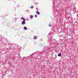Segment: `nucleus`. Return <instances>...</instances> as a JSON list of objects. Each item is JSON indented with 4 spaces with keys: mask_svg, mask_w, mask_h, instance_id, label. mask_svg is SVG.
Instances as JSON below:
<instances>
[{
    "mask_svg": "<svg viewBox=\"0 0 78 78\" xmlns=\"http://www.w3.org/2000/svg\"><path fill=\"white\" fill-rule=\"evenodd\" d=\"M25 21H22V25H25L26 23V22H25Z\"/></svg>",
    "mask_w": 78,
    "mask_h": 78,
    "instance_id": "nucleus-5",
    "label": "nucleus"
},
{
    "mask_svg": "<svg viewBox=\"0 0 78 78\" xmlns=\"http://www.w3.org/2000/svg\"><path fill=\"white\" fill-rule=\"evenodd\" d=\"M36 55H34L33 54L32 55H30L29 57H23V58H25V59L28 58L29 59H30V61H31V59L32 58H33L34 59H35V58H34L36 57Z\"/></svg>",
    "mask_w": 78,
    "mask_h": 78,
    "instance_id": "nucleus-1",
    "label": "nucleus"
},
{
    "mask_svg": "<svg viewBox=\"0 0 78 78\" xmlns=\"http://www.w3.org/2000/svg\"><path fill=\"white\" fill-rule=\"evenodd\" d=\"M24 29L25 30H27V28L26 27H24Z\"/></svg>",
    "mask_w": 78,
    "mask_h": 78,
    "instance_id": "nucleus-9",
    "label": "nucleus"
},
{
    "mask_svg": "<svg viewBox=\"0 0 78 78\" xmlns=\"http://www.w3.org/2000/svg\"><path fill=\"white\" fill-rule=\"evenodd\" d=\"M75 12H78V10L77 11H76V10H75Z\"/></svg>",
    "mask_w": 78,
    "mask_h": 78,
    "instance_id": "nucleus-15",
    "label": "nucleus"
},
{
    "mask_svg": "<svg viewBox=\"0 0 78 78\" xmlns=\"http://www.w3.org/2000/svg\"><path fill=\"white\" fill-rule=\"evenodd\" d=\"M15 19H17V18H16Z\"/></svg>",
    "mask_w": 78,
    "mask_h": 78,
    "instance_id": "nucleus-21",
    "label": "nucleus"
},
{
    "mask_svg": "<svg viewBox=\"0 0 78 78\" xmlns=\"http://www.w3.org/2000/svg\"><path fill=\"white\" fill-rule=\"evenodd\" d=\"M36 13L38 15H39V14H40V12H39V11H37Z\"/></svg>",
    "mask_w": 78,
    "mask_h": 78,
    "instance_id": "nucleus-6",
    "label": "nucleus"
},
{
    "mask_svg": "<svg viewBox=\"0 0 78 78\" xmlns=\"http://www.w3.org/2000/svg\"><path fill=\"white\" fill-rule=\"evenodd\" d=\"M37 37H36V36H34V39H36L37 38Z\"/></svg>",
    "mask_w": 78,
    "mask_h": 78,
    "instance_id": "nucleus-7",
    "label": "nucleus"
},
{
    "mask_svg": "<svg viewBox=\"0 0 78 78\" xmlns=\"http://www.w3.org/2000/svg\"><path fill=\"white\" fill-rule=\"evenodd\" d=\"M49 27H51V25H49Z\"/></svg>",
    "mask_w": 78,
    "mask_h": 78,
    "instance_id": "nucleus-19",
    "label": "nucleus"
},
{
    "mask_svg": "<svg viewBox=\"0 0 78 78\" xmlns=\"http://www.w3.org/2000/svg\"><path fill=\"white\" fill-rule=\"evenodd\" d=\"M36 9H37V10H38V9H37V8H36Z\"/></svg>",
    "mask_w": 78,
    "mask_h": 78,
    "instance_id": "nucleus-18",
    "label": "nucleus"
},
{
    "mask_svg": "<svg viewBox=\"0 0 78 78\" xmlns=\"http://www.w3.org/2000/svg\"><path fill=\"white\" fill-rule=\"evenodd\" d=\"M61 56V53L59 54L58 55V56H59V57Z\"/></svg>",
    "mask_w": 78,
    "mask_h": 78,
    "instance_id": "nucleus-10",
    "label": "nucleus"
},
{
    "mask_svg": "<svg viewBox=\"0 0 78 78\" xmlns=\"http://www.w3.org/2000/svg\"><path fill=\"white\" fill-rule=\"evenodd\" d=\"M52 7H54V4H53L52 5Z\"/></svg>",
    "mask_w": 78,
    "mask_h": 78,
    "instance_id": "nucleus-17",
    "label": "nucleus"
},
{
    "mask_svg": "<svg viewBox=\"0 0 78 78\" xmlns=\"http://www.w3.org/2000/svg\"><path fill=\"white\" fill-rule=\"evenodd\" d=\"M30 8L31 9H33V8H34V7H33V6H31L30 7Z\"/></svg>",
    "mask_w": 78,
    "mask_h": 78,
    "instance_id": "nucleus-12",
    "label": "nucleus"
},
{
    "mask_svg": "<svg viewBox=\"0 0 78 78\" xmlns=\"http://www.w3.org/2000/svg\"><path fill=\"white\" fill-rule=\"evenodd\" d=\"M33 15H31V16H30V19H33Z\"/></svg>",
    "mask_w": 78,
    "mask_h": 78,
    "instance_id": "nucleus-11",
    "label": "nucleus"
},
{
    "mask_svg": "<svg viewBox=\"0 0 78 78\" xmlns=\"http://www.w3.org/2000/svg\"><path fill=\"white\" fill-rule=\"evenodd\" d=\"M50 35H51V34L50 33L48 34V36H50Z\"/></svg>",
    "mask_w": 78,
    "mask_h": 78,
    "instance_id": "nucleus-14",
    "label": "nucleus"
},
{
    "mask_svg": "<svg viewBox=\"0 0 78 78\" xmlns=\"http://www.w3.org/2000/svg\"><path fill=\"white\" fill-rule=\"evenodd\" d=\"M50 25H51V22H50Z\"/></svg>",
    "mask_w": 78,
    "mask_h": 78,
    "instance_id": "nucleus-20",
    "label": "nucleus"
},
{
    "mask_svg": "<svg viewBox=\"0 0 78 78\" xmlns=\"http://www.w3.org/2000/svg\"><path fill=\"white\" fill-rule=\"evenodd\" d=\"M9 0V1H10V0Z\"/></svg>",
    "mask_w": 78,
    "mask_h": 78,
    "instance_id": "nucleus-22",
    "label": "nucleus"
},
{
    "mask_svg": "<svg viewBox=\"0 0 78 78\" xmlns=\"http://www.w3.org/2000/svg\"><path fill=\"white\" fill-rule=\"evenodd\" d=\"M35 17H37V15H35Z\"/></svg>",
    "mask_w": 78,
    "mask_h": 78,
    "instance_id": "nucleus-16",
    "label": "nucleus"
},
{
    "mask_svg": "<svg viewBox=\"0 0 78 78\" xmlns=\"http://www.w3.org/2000/svg\"><path fill=\"white\" fill-rule=\"evenodd\" d=\"M36 54H37V55H39V56L40 55H41V54H40V52H39V51L36 52Z\"/></svg>",
    "mask_w": 78,
    "mask_h": 78,
    "instance_id": "nucleus-4",
    "label": "nucleus"
},
{
    "mask_svg": "<svg viewBox=\"0 0 78 78\" xmlns=\"http://www.w3.org/2000/svg\"><path fill=\"white\" fill-rule=\"evenodd\" d=\"M46 53V52H45V53Z\"/></svg>",
    "mask_w": 78,
    "mask_h": 78,
    "instance_id": "nucleus-23",
    "label": "nucleus"
},
{
    "mask_svg": "<svg viewBox=\"0 0 78 78\" xmlns=\"http://www.w3.org/2000/svg\"><path fill=\"white\" fill-rule=\"evenodd\" d=\"M19 50H20V51H21V50H22V48H19Z\"/></svg>",
    "mask_w": 78,
    "mask_h": 78,
    "instance_id": "nucleus-13",
    "label": "nucleus"
},
{
    "mask_svg": "<svg viewBox=\"0 0 78 78\" xmlns=\"http://www.w3.org/2000/svg\"><path fill=\"white\" fill-rule=\"evenodd\" d=\"M47 50H48V48H47V47H45L44 48V51H42V52H45V51H47Z\"/></svg>",
    "mask_w": 78,
    "mask_h": 78,
    "instance_id": "nucleus-3",
    "label": "nucleus"
},
{
    "mask_svg": "<svg viewBox=\"0 0 78 78\" xmlns=\"http://www.w3.org/2000/svg\"><path fill=\"white\" fill-rule=\"evenodd\" d=\"M48 42L49 44H54V42L55 41H54V40H52V38H51V39H50L49 38L48 40Z\"/></svg>",
    "mask_w": 78,
    "mask_h": 78,
    "instance_id": "nucleus-2",
    "label": "nucleus"
},
{
    "mask_svg": "<svg viewBox=\"0 0 78 78\" xmlns=\"http://www.w3.org/2000/svg\"><path fill=\"white\" fill-rule=\"evenodd\" d=\"M22 20H23V21H25V19L23 17L22 18Z\"/></svg>",
    "mask_w": 78,
    "mask_h": 78,
    "instance_id": "nucleus-8",
    "label": "nucleus"
}]
</instances>
